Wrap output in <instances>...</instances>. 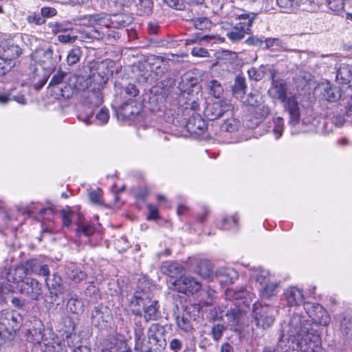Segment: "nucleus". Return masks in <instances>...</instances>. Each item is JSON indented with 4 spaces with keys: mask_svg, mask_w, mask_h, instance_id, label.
<instances>
[{
    "mask_svg": "<svg viewBox=\"0 0 352 352\" xmlns=\"http://www.w3.org/2000/svg\"><path fill=\"white\" fill-rule=\"evenodd\" d=\"M287 333L297 341L302 352H324L321 349V338L311 322L298 314H294L288 324Z\"/></svg>",
    "mask_w": 352,
    "mask_h": 352,
    "instance_id": "nucleus-1",
    "label": "nucleus"
},
{
    "mask_svg": "<svg viewBox=\"0 0 352 352\" xmlns=\"http://www.w3.org/2000/svg\"><path fill=\"white\" fill-rule=\"evenodd\" d=\"M107 78H104L100 73L85 76L83 80L78 82L65 80L57 88L60 95L65 98H69L74 94V89L81 90L88 89L93 82L97 81L99 85L105 83Z\"/></svg>",
    "mask_w": 352,
    "mask_h": 352,
    "instance_id": "nucleus-2",
    "label": "nucleus"
},
{
    "mask_svg": "<svg viewBox=\"0 0 352 352\" xmlns=\"http://www.w3.org/2000/svg\"><path fill=\"white\" fill-rule=\"evenodd\" d=\"M26 276L21 264L14 268L5 269L1 274L0 284L7 292L19 290L23 280L27 278Z\"/></svg>",
    "mask_w": 352,
    "mask_h": 352,
    "instance_id": "nucleus-3",
    "label": "nucleus"
},
{
    "mask_svg": "<svg viewBox=\"0 0 352 352\" xmlns=\"http://www.w3.org/2000/svg\"><path fill=\"white\" fill-rule=\"evenodd\" d=\"M274 311L272 307L254 303L252 316L256 327L263 330L270 327L274 322Z\"/></svg>",
    "mask_w": 352,
    "mask_h": 352,
    "instance_id": "nucleus-4",
    "label": "nucleus"
},
{
    "mask_svg": "<svg viewBox=\"0 0 352 352\" xmlns=\"http://www.w3.org/2000/svg\"><path fill=\"white\" fill-rule=\"evenodd\" d=\"M195 309V306L192 305H183L180 309L177 307L174 316L177 327L179 329L188 332L193 329L192 322L195 320V314L193 313Z\"/></svg>",
    "mask_w": 352,
    "mask_h": 352,
    "instance_id": "nucleus-5",
    "label": "nucleus"
},
{
    "mask_svg": "<svg viewBox=\"0 0 352 352\" xmlns=\"http://www.w3.org/2000/svg\"><path fill=\"white\" fill-rule=\"evenodd\" d=\"M265 72L270 74L272 80V87L269 89V94L274 98L279 100L281 102H284L287 97V85L285 80L276 78L278 72L275 69L274 65H268L266 67Z\"/></svg>",
    "mask_w": 352,
    "mask_h": 352,
    "instance_id": "nucleus-6",
    "label": "nucleus"
},
{
    "mask_svg": "<svg viewBox=\"0 0 352 352\" xmlns=\"http://www.w3.org/2000/svg\"><path fill=\"white\" fill-rule=\"evenodd\" d=\"M22 324L21 316L15 311H2L0 314V330L9 335L16 333Z\"/></svg>",
    "mask_w": 352,
    "mask_h": 352,
    "instance_id": "nucleus-7",
    "label": "nucleus"
},
{
    "mask_svg": "<svg viewBox=\"0 0 352 352\" xmlns=\"http://www.w3.org/2000/svg\"><path fill=\"white\" fill-rule=\"evenodd\" d=\"M18 292L32 300L38 301L43 293L42 284L35 278L27 277Z\"/></svg>",
    "mask_w": 352,
    "mask_h": 352,
    "instance_id": "nucleus-8",
    "label": "nucleus"
},
{
    "mask_svg": "<svg viewBox=\"0 0 352 352\" xmlns=\"http://www.w3.org/2000/svg\"><path fill=\"white\" fill-rule=\"evenodd\" d=\"M173 285L178 292L185 294H193L201 288V284L195 278L189 276L179 277L173 283Z\"/></svg>",
    "mask_w": 352,
    "mask_h": 352,
    "instance_id": "nucleus-9",
    "label": "nucleus"
},
{
    "mask_svg": "<svg viewBox=\"0 0 352 352\" xmlns=\"http://www.w3.org/2000/svg\"><path fill=\"white\" fill-rule=\"evenodd\" d=\"M21 265L27 275L43 276H48L50 275L49 266L44 258L41 257L30 258Z\"/></svg>",
    "mask_w": 352,
    "mask_h": 352,
    "instance_id": "nucleus-10",
    "label": "nucleus"
},
{
    "mask_svg": "<svg viewBox=\"0 0 352 352\" xmlns=\"http://www.w3.org/2000/svg\"><path fill=\"white\" fill-rule=\"evenodd\" d=\"M307 314L312 319L313 322L322 326H327L331 318L328 313L319 304L307 303L305 307Z\"/></svg>",
    "mask_w": 352,
    "mask_h": 352,
    "instance_id": "nucleus-11",
    "label": "nucleus"
},
{
    "mask_svg": "<svg viewBox=\"0 0 352 352\" xmlns=\"http://www.w3.org/2000/svg\"><path fill=\"white\" fill-rule=\"evenodd\" d=\"M231 108V104L226 100L214 101L209 102L204 110L206 117L210 120H216L228 111Z\"/></svg>",
    "mask_w": 352,
    "mask_h": 352,
    "instance_id": "nucleus-12",
    "label": "nucleus"
},
{
    "mask_svg": "<svg viewBox=\"0 0 352 352\" xmlns=\"http://www.w3.org/2000/svg\"><path fill=\"white\" fill-rule=\"evenodd\" d=\"M103 102V98L100 91H89L86 99L85 100V107L88 106L89 110L87 112V116H79V119L84 122L86 124L89 125L91 122L89 120L90 116H92L94 111L93 107H96L100 105Z\"/></svg>",
    "mask_w": 352,
    "mask_h": 352,
    "instance_id": "nucleus-13",
    "label": "nucleus"
},
{
    "mask_svg": "<svg viewBox=\"0 0 352 352\" xmlns=\"http://www.w3.org/2000/svg\"><path fill=\"white\" fill-rule=\"evenodd\" d=\"M285 111L289 115V123L292 125L298 124L300 118V109L296 96H289L284 102H282Z\"/></svg>",
    "mask_w": 352,
    "mask_h": 352,
    "instance_id": "nucleus-14",
    "label": "nucleus"
},
{
    "mask_svg": "<svg viewBox=\"0 0 352 352\" xmlns=\"http://www.w3.org/2000/svg\"><path fill=\"white\" fill-rule=\"evenodd\" d=\"M185 128L189 133L200 135L206 131L207 125L199 114L193 113L186 122Z\"/></svg>",
    "mask_w": 352,
    "mask_h": 352,
    "instance_id": "nucleus-15",
    "label": "nucleus"
},
{
    "mask_svg": "<svg viewBox=\"0 0 352 352\" xmlns=\"http://www.w3.org/2000/svg\"><path fill=\"white\" fill-rule=\"evenodd\" d=\"M45 282L50 293L49 298L52 302H54L65 292L62 278L57 274H53L52 277L48 276Z\"/></svg>",
    "mask_w": 352,
    "mask_h": 352,
    "instance_id": "nucleus-16",
    "label": "nucleus"
},
{
    "mask_svg": "<svg viewBox=\"0 0 352 352\" xmlns=\"http://www.w3.org/2000/svg\"><path fill=\"white\" fill-rule=\"evenodd\" d=\"M22 54L20 47L12 41H2L0 43V55L8 60L15 61Z\"/></svg>",
    "mask_w": 352,
    "mask_h": 352,
    "instance_id": "nucleus-17",
    "label": "nucleus"
},
{
    "mask_svg": "<svg viewBox=\"0 0 352 352\" xmlns=\"http://www.w3.org/2000/svg\"><path fill=\"white\" fill-rule=\"evenodd\" d=\"M60 57L58 52L54 53L52 47L41 49L36 52V58L38 59L41 65L45 68L54 67L57 63V58Z\"/></svg>",
    "mask_w": 352,
    "mask_h": 352,
    "instance_id": "nucleus-18",
    "label": "nucleus"
},
{
    "mask_svg": "<svg viewBox=\"0 0 352 352\" xmlns=\"http://www.w3.org/2000/svg\"><path fill=\"white\" fill-rule=\"evenodd\" d=\"M184 270L183 265L175 261H164L160 266L161 272L170 278H177L182 276Z\"/></svg>",
    "mask_w": 352,
    "mask_h": 352,
    "instance_id": "nucleus-19",
    "label": "nucleus"
},
{
    "mask_svg": "<svg viewBox=\"0 0 352 352\" xmlns=\"http://www.w3.org/2000/svg\"><path fill=\"white\" fill-rule=\"evenodd\" d=\"M222 320V317H219L217 314L212 315L209 318V322L212 323L210 334L213 341L217 342L223 337L224 332L227 330V327L223 323L216 322Z\"/></svg>",
    "mask_w": 352,
    "mask_h": 352,
    "instance_id": "nucleus-20",
    "label": "nucleus"
},
{
    "mask_svg": "<svg viewBox=\"0 0 352 352\" xmlns=\"http://www.w3.org/2000/svg\"><path fill=\"white\" fill-rule=\"evenodd\" d=\"M85 76L78 75L75 76L71 73H67L60 70L57 71L52 76L50 82V86H56V89L58 88L59 85L63 83L65 80H70L74 82L80 81L83 80Z\"/></svg>",
    "mask_w": 352,
    "mask_h": 352,
    "instance_id": "nucleus-21",
    "label": "nucleus"
},
{
    "mask_svg": "<svg viewBox=\"0 0 352 352\" xmlns=\"http://www.w3.org/2000/svg\"><path fill=\"white\" fill-rule=\"evenodd\" d=\"M226 298L229 300H242V303L248 305L252 301V294L245 289L243 287L239 289H229L226 292Z\"/></svg>",
    "mask_w": 352,
    "mask_h": 352,
    "instance_id": "nucleus-22",
    "label": "nucleus"
},
{
    "mask_svg": "<svg viewBox=\"0 0 352 352\" xmlns=\"http://www.w3.org/2000/svg\"><path fill=\"white\" fill-rule=\"evenodd\" d=\"M82 19L85 21V24L89 26L98 25L108 28V24L110 23L109 15L104 12L85 15Z\"/></svg>",
    "mask_w": 352,
    "mask_h": 352,
    "instance_id": "nucleus-23",
    "label": "nucleus"
},
{
    "mask_svg": "<svg viewBox=\"0 0 352 352\" xmlns=\"http://www.w3.org/2000/svg\"><path fill=\"white\" fill-rule=\"evenodd\" d=\"M321 95L325 100L329 102H336L340 98L341 91L339 87L328 82L324 85Z\"/></svg>",
    "mask_w": 352,
    "mask_h": 352,
    "instance_id": "nucleus-24",
    "label": "nucleus"
},
{
    "mask_svg": "<svg viewBox=\"0 0 352 352\" xmlns=\"http://www.w3.org/2000/svg\"><path fill=\"white\" fill-rule=\"evenodd\" d=\"M352 79V66L340 63L336 67V80L340 84H348Z\"/></svg>",
    "mask_w": 352,
    "mask_h": 352,
    "instance_id": "nucleus-25",
    "label": "nucleus"
},
{
    "mask_svg": "<svg viewBox=\"0 0 352 352\" xmlns=\"http://www.w3.org/2000/svg\"><path fill=\"white\" fill-rule=\"evenodd\" d=\"M215 275L220 283L225 284L233 283L239 278L238 272L230 267L220 268Z\"/></svg>",
    "mask_w": 352,
    "mask_h": 352,
    "instance_id": "nucleus-26",
    "label": "nucleus"
},
{
    "mask_svg": "<svg viewBox=\"0 0 352 352\" xmlns=\"http://www.w3.org/2000/svg\"><path fill=\"white\" fill-rule=\"evenodd\" d=\"M135 104V102L132 98H129L127 101L123 102L118 110L120 116L128 120L133 119L139 112Z\"/></svg>",
    "mask_w": 352,
    "mask_h": 352,
    "instance_id": "nucleus-27",
    "label": "nucleus"
},
{
    "mask_svg": "<svg viewBox=\"0 0 352 352\" xmlns=\"http://www.w3.org/2000/svg\"><path fill=\"white\" fill-rule=\"evenodd\" d=\"M36 55L32 54L29 57L23 59L22 69L25 75L30 78H35L38 76V68L36 65Z\"/></svg>",
    "mask_w": 352,
    "mask_h": 352,
    "instance_id": "nucleus-28",
    "label": "nucleus"
},
{
    "mask_svg": "<svg viewBox=\"0 0 352 352\" xmlns=\"http://www.w3.org/2000/svg\"><path fill=\"white\" fill-rule=\"evenodd\" d=\"M65 273L68 278L76 284L80 283L87 276L86 272L81 270L79 267L72 263H70L66 266Z\"/></svg>",
    "mask_w": 352,
    "mask_h": 352,
    "instance_id": "nucleus-29",
    "label": "nucleus"
},
{
    "mask_svg": "<svg viewBox=\"0 0 352 352\" xmlns=\"http://www.w3.org/2000/svg\"><path fill=\"white\" fill-rule=\"evenodd\" d=\"M285 297L289 306H297L303 300L302 292L295 287H291L285 292Z\"/></svg>",
    "mask_w": 352,
    "mask_h": 352,
    "instance_id": "nucleus-30",
    "label": "nucleus"
},
{
    "mask_svg": "<svg viewBox=\"0 0 352 352\" xmlns=\"http://www.w3.org/2000/svg\"><path fill=\"white\" fill-rule=\"evenodd\" d=\"M160 305L157 300H153L150 304L143 309L144 312V319L145 322L151 320H157L160 317L159 311Z\"/></svg>",
    "mask_w": 352,
    "mask_h": 352,
    "instance_id": "nucleus-31",
    "label": "nucleus"
},
{
    "mask_svg": "<svg viewBox=\"0 0 352 352\" xmlns=\"http://www.w3.org/2000/svg\"><path fill=\"white\" fill-rule=\"evenodd\" d=\"M197 272L203 278L212 280L214 274L213 270V265L208 260H201L197 263Z\"/></svg>",
    "mask_w": 352,
    "mask_h": 352,
    "instance_id": "nucleus-32",
    "label": "nucleus"
},
{
    "mask_svg": "<svg viewBox=\"0 0 352 352\" xmlns=\"http://www.w3.org/2000/svg\"><path fill=\"white\" fill-rule=\"evenodd\" d=\"M108 28H122L131 23V18L124 14H116L109 16Z\"/></svg>",
    "mask_w": 352,
    "mask_h": 352,
    "instance_id": "nucleus-33",
    "label": "nucleus"
},
{
    "mask_svg": "<svg viewBox=\"0 0 352 352\" xmlns=\"http://www.w3.org/2000/svg\"><path fill=\"white\" fill-rule=\"evenodd\" d=\"M206 87L209 94L216 98H220L224 92L222 84L216 79L208 80L206 82Z\"/></svg>",
    "mask_w": 352,
    "mask_h": 352,
    "instance_id": "nucleus-34",
    "label": "nucleus"
},
{
    "mask_svg": "<svg viewBox=\"0 0 352 352\" xmlns=\"http://www.w3.org/2000/svg\"><path fill=\"white\" fill-rule=\"evenodd\" d=\"M164 331V327L158 323L152 324L148 329V338L150 342L152 341L154 344L161 342V337Z\"/></svg>",
    "mask_w": 352,
    "mask_h": 352,
    "instance_id": "nucleus-35",
    "label": "nucleus"
},
{
    "mask_svg": "<svg viewBox=\"0 0 352 352\" xmlns=\"http://www.w3.org/2000/svg\"><path fill=\"white\" fill-rule=\"evenodd\" d=\"M248 30L245 28V23H239L232 31L227 33V36L232 41H239L244 38L245 34L248 33Z\"/></svg>",
    "mask_w": 352,
    "mask_h": 352,
    "instance_id": "nucleus-36",
    "label": "nucleus"
},
{
    "mask_svg": "<svg viewBox=\"0 0 352 352\" xmlns=\"http://www.w3.org/2000/svg\"><path fill=\"white\" fill-rule=\"evenodd\" d=\"M152 300L153 299H151L144 292L137 291L131 300V305L132 306L142 307L144 309L146 306L152 302Z\"/></svg>",
    "mask_w": 352,
    "mask_h": 352,
    "instance_id": "nucleus-37",
    "label": "nucleus"
},
{
    "mask_svg": "<svg viewBox=\"0 0 352 352\" xmlns=\"http://www.w3.org/2000/svg\"><path fill=\"white\" fill-rule=\"evenodd\" d=\"M94 232L95 228L91 224L84 221H79V222L77 223L76 236L78 238H80L82 235L89 237L91 236Z\"/></svg>",
    "mask_w": 352,
    "mask_h": 352,
    "instance_id": "nucleus-38",
    "label": "nucleus"
},
{
    "mask_svg": "<svg viewBox=\"0 0 352 352\" xmlns=\"http://www.w3.org/2000/svg\"><path fill=\"white\" fill-rule=\"evenodd\" d=\"M247 85L244 77L237 76L235 78L234 83L232 85L233 94L236 97H241L245 94Z\"/></svg>",
    "mask_w": 352,
    "mask_h": 352,
    "instance_id": "nucleus-39",
    "label": "nucleus"
},
{
    "mask_svg": "<svg viewBox=\"0 0 352 352\" xmlns=\"http://www.w3.org/2000/svg\"><path fill=\"white\" fill-rule=\"evenodd\" d=\"M250 276L254 278L260 284L261 287L269 281V272L260 267L251 269Z\"/></svg>",
    "mask_w": 352,
    "mask_h": 352,
    "instance_id": "nucleus-40",
    "label": "nucleus"
},
{
    "mask_svg": "<svg viewBox=\"0 0 352 352\" xmlns=\"http://www.w3.org/2000/svg\"><path fill=\"white\" fill-rule=\"evenodd\" d=\"M244 311L240 308L235 307L227 311L226 316L231 325L236 326L240 324L241 318L244 316Z\"/></svg>",
    "mask_w": 352,
    "mask_h": 352,
    "instance_id": "nucleus-41",
    "label": "nucleus"
},
{
    "mask_svg": "<svg viewBox=\"0 0 352 352\" xmlns=\"http://www.w3.org/2000/svg\"><path fill=\"white\" fill-rule=\"evenodd\" d=\"M137 14L148 16L153 12V3L152 0H139L136 4Z\"/></svg>",
    "mask_w": 352,
    "mask_h": 352,
    "instance_id": "nucleus-42",
    "label": "nucleus"
},
{
    "mask_svg": "<svg viewBox=\"0 0 352 352\" xmlns=\"http://www.w3.org/2000/svg\"><path fill=\"white\" fill-rule=\"evenodd\" d=\"M259 290L262 298L270 299L277 294L278 292V284L276 283L268 282L262 286Z\"/></svg>",
    "mask_w": 352,
    "mask_h": 352,
    "instance_id": "nucleus-43",
    "label": "nucleus"
},
{
    "mask_svg": "<svg viewBox=\"0 0 352 352\" xmlns=\"http://www.w3.org/2000/svg\"><path fill=\"white\" fill-rule=\"evenodd\" d=\"M14 100L19 104H26L27 99L24 95L18 94L17 95H13L11 93H6L0 94V103L2 104H7L9 101Z\"/></svg>",
    "mask_w": 352,
    "mask_h": 352,
    "instance_id": "nucleus-44",
    "label": "nucleus"
},
{
    "mask_svg": "<svg viewBox=\"0 0 352 352\" xmlns=\"http://www.w3.org/2000/svg\"><path fill=\"white\" fill-rule=\"evenodd\" d=\"M300 0H276L278 6L283 12H292L299 6Z\"/></svg>",
    "mask_w": 352,
    "mask_h": 352,
    "instance_id": "nucleus-45",
    "label": "nucleus"
},
{
    "mask_svg": "<svg viewBox=\"0 0 352 352\" xmlns=\"http://www.w3.org/2000/svg\"><path fill=\"white\" fill-rule=\"evenodd\" d=\"M67 307L73 314H79L83 311V302L76 296H72L68 299Z\"/></svg>",
    "mask_w": 352,
    "mask_h": 352,
    "instance_id": "nucleus-46",
    "label": "nucleus"
},
{
    "mask_svg": "<svg viewBox=\"0 0 352 352\" xmlns=\"http://www.w3.org/2000/svg\"><path fill=\"white\" fill-rule=\"evenodd\" d=\"M48 26L54 34L65 32L72 30V24L66 22H50Z\"/></svg>",
    "mask_w": 352,
    "mask_h": 352,
    "instance_id": "nucleus-47",
    "label": "nucleus"
},
{
    "mask_svg": "<svg viewBox=\"0 0 352 352\" xmlns=\"http://www.w3.org/2000/svg\"><path fill=\"white\" fill-rule=\"evenodd\" d=\"M82 56V50L79 47H73L68 53L67 62L68 65H72L77 63Z\"/></svg>",
    "mask_w": 352,
    "mask_h": 352,
    "instance_id": "nucleus-48",
    "label": "nucleus"
},
{
    "mask_svg": "<svg viewBox=\"0 0 352 352\" xmlns=\"http://www.w3.org/2000/svg\"><path fill=\"white\" fill-rule=\"evenodd\" d=\"M142 319H133L135 340H140L144 336V325Z\"/></svg>",
    "mask_w": 352,
    "mask_h": 352,
    "instance_id": "nucleus-49",
    "label": "nucleus"
},
{
    "mask_svg": "<svg viewBox=\"0 0 352 352\" xmlns=\"http://www.w3.org/2000/svg\"><path fill=\"white\" fill-rule=\"evenodd\" d=\"M239 217L237 214L233 215L231 218L223 217L221 221L220 228L226 230L232 228V225L237 226Z\"/></svg>",
    "mask_w": 352,
    "mask_h": 352,
    "instance_id": "nucleus-50",
    "label": "nucleus"
},
{
    "mask_svg": "<svg viewBox=\"0 0 352 352\" xmlns=\"http://www.w3.org/2000/svg\"><path fill=\"white\" fill-rule=\"evenodd\" d=\"M16 61L8 60L0 55V75H4L15 66Z\"/></svg>",
    "mask_w": 352,
    "mask_h": 352,
    "instance_id": "nucleus-51",
    "label": "nucleus"
},
{
    "mask_svg": "<svg viewBox=\"0 0 352 352\" xmlns=\"http://www.w3.org/2000/svg\"><path fill=\"white\" fill-rule=\"evenodd\" d=\"M246 102L248 105L254 107L255 108L258 107V106L264 103L263 98L259 94H250Z\"/></svg>",
    "mask_w": 352,
    "mask_h": 352,
    "instance_id": "nucleus-52",
    "label": "nucleus"
},
{
    "mask_svg": "<svg viewBox=\"0 0 352 352\" xmlns=\"http://www.w3.org/2000/svg\"><path fill=\"white\" fill-rule=\"evenodd\" d=\"M182 83H185L186 85L188 84L189 87H194L199 82L198 78L194 76V74L190 72L185 73L182 76Z\"/></svg>",
    "mask_w": 352,
    "mask_h": 352,
    "instance_id": "nucleus-53",
    "label": "nucleus"
},
{
    "mask_svg": "<svg viewBox=\"0 0 352 352\" xmlns=\"http://www.w3.org/2000/svg\"><path fill=\"white\" fill-rule=\"evenodd\" d=\"M274 127L273 132L276 135V138L278 139L281 135L283 131L284 120L280 117H277L274 119Z\"/></svg>",
    "mask_w": 352,
    "mask_h": 352,
    "instance_id": "nucleus-54",
    "label": "nucleus"
},
{
    "mask_svg": "<svg viewBox=\"0 0 352 352\" xmlns=\"http://www.w3.org/2000/svg\"><path fill=\"white\" fill-rule=\"evenodd\" d=\"M27 21L29 23H34L35 25H42L45 23V19H43L41 13L33 12L28 16Z\"/></svg>",
    "mask_w": 352,
    "mask_h": 352,
    "instance_id": "nucleus-55",
    "label": "nucleus"
},
{
    "mask_svg": "<svg viewBox=\"0 0 352 352\" xmlns=\"http://www.w3.org/2000/svg\"><path fill=\"white\" fill-rule=\"evenodd\" d=\"M96 118L100 124L107 123L109 119V113L107 109L102 108L96 116Z\"/></svg>",
    "mask_w": 352,
    "mask_h": 352,
    "instance_id": "nucleus-56",
    "label": "nucleus"
},
{
    "mask_svg": "<svg viewBox=\"0 0 352 352\" xmlns=\"http://www.w3.org/2000/svg\"><path fill=\"white\" fill-rule=\"evenodd\" d=\"M89 198L91 203L96 205L102 204V190L98 189L96 190L91 191L89 193Z\"/></svg>",
    "mask_w": 352,
    "mask_h": 352,
    "instance_id": "nucleus-57",
    "label": "nucleus"
},
{
    "mask_svg": "<svg viewBox=\"0 0 352 352\" xmlns=\"http://www.w3.org/2000/svg\"><path fill=\"white\" fill-rule=\"evenodd\" d=\"M210 25V21L206 17L198 18L194 21V25L198 30L208 29Z\"/></svg>",
    "mask_w": 352,
    "mask_h": 352,
    "instance_id": "nucleus-58",
    "label": "nucleus"
},
{
    "mask_svg": "<svg viewBox=\"0 0 352 352\" xmlns=\"http://www.w3.org/2000/svg\"><path fill=\"white\" fill-rule=\"evenodd\" d=\"M328 6L333 12H338L344 9L343 0H329Z\"/></svg>",
    "mask_w": 352,
    "mask_h": 352,
    "instance_id": "nucleus-59",
    "label": "nucleus"
},
{
    "mask_svg": "<svg viewBox=\"0 0 352 352\" xmlns=\"http://www.w3.org/2000/svg\"><path fill=\"white\" fill-rule=\"evenodd\" d=\"M169 7L178 10H185L183 0H163Z\"/></svg>",
    "mask_w": 352,
    "mask_h": 352,
    "instance_id": "nucleus-60",
    "label": "nucleus"
},
{
    "mask_svg": "<svg viewBox=\"0 0 352 352\" xmlns=\"http://www.w3.org/2000/svg\"><path fill=\"white\" fill-rule=\"evenodd\" d=\"M72 214L73 212L71 211H67L65 210H63L61 211V217L63 226L68 228L71 226Z\"/></svg>",
    "mask_w": 352,
    "mask_h": 352,
    "instance_id": "nucleus-61",
    "label": "nucleus"
},
{
    "mask_svg": "<svg viewBox=\"0 0 352 352\" xmlns=\"http://www.w3.org/2000/svg\"><path fill=\"white\" fill-rule=\"evenodd\" d=\"M236 123L234 120H226L221 125V129L227 132H233L236 129Z\"/></svg>",
    "mask_w": 352,
    "mask_h": 352,
    "instance_id": "nucleus-62",
    "label": "nucleus"
},
{
    "mask_svg": "<svg viewBox=\"0 0 352 352\" xmlns=\"http://www.w3.org/2000/svg\"><path fill=\"white\" fill-rule=\"evenodd\" d=\"M255 112L260 118H265L270 113V109L268 105L263 103L256 108Z\"/></svg>",
    "mask_w": 352,
    "mask_h": 352,
    "instance_id": "nucleus-63",
    "label": "nucleus"
},
{
    "mask_svg": "<svg viewBox=\"0 0 352 352\" xmlns=\"http://www.w3.org/2000/svg\"><path fill=\"white\" fill-rule=\"evenodd\" d=\"M124 91L126 96L131 98L137 96L139 94V90L136 88V86L133 84H129L124 87Z\"/></svg>",
    "mask_w": 352,
    "mask_h": 352,
    "instance_id": "nucleus-64",
    "label": "nucleus"
}]
</instances>
